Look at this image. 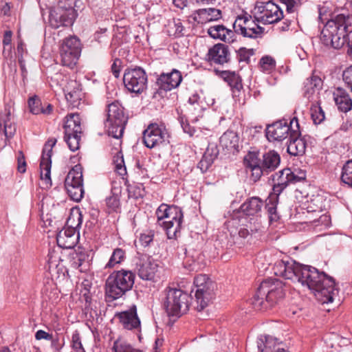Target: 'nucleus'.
Wrapping results in <instances>:
<instances>
[{
  "instance_id": "nucleus-1",
  "label": "nucleus",
  "mask_w": 352,
  "mask_h": 352,
  "mask_svg": "<svg viewBox=\"0 0 352 352\" xmlns=\"http://www.w3.org/2000/svg\"><path fill=\"white\" fill-rule=\"evenodd\" d=\"M274 274L307 287L321 303L331 302L335 291L334 279L311 265L298 263L292 260L277 261L273 267Z\"/></svg>"
},
{
  "instance_id": "nucleus-2",
  "label": "nucleus",
  "mask_w": 352,
  "mask_h": 352,
  "mask_svg": "<svg viewBox=\"0 0 352 352\" xmlns=\"http://www.w3.org/2000/svg\"><path fill=\"white\" fill-rule=\"evenodd\" d=\"M352 15L339 14L329 19L320 34V41L327 47L340 49L347 44V54L352 57Z\"/></svg>"
},
{
  "instance_id": "nucleus-3",
  "label": "nucleus",
  "mask_w": 352,
  "mask_h": 352,
  "mask_svg": "<svg viewBox=\"0 0 352 352\" xmlns=\"http://www.w3.org/2000/svg\"><path fill=\"white\" fill-rule=\"evenodd\" d=\"M283 297L282 283L268 278L261 282L250 300L255 309L263 310L274 307Z\"/></svg>"
},
{
  "instance_id": "nucleus-4",
  "label": "nucleus",
  "mask_w": 352,
  "mask_h": 352,
  "mask_svg": "<svg viewBox=\"0 0 352 352\" xmlns=\"http://www.w3.org/2000/svg\"><path fill=\"white\" fill-rule=\"evenodd\" d=\"M246 168L252 172L253 181H258L263 174L276 170L280 163V155L275 151H270L263 155V159L258 157V153L249 152L244 158Z\"/></svg>"
},
{
  "instance_id": "nucleus-5",
  "label": "nucleus",
  "mask_w": 352,
  "mask_h": 352,
  "mask_svg": "<svg viewBox=\"0 0 352 352\" xmlns=\"http://www.w3.org/2000/svg\"><path fill=\"white\" fill-rule=\"evenodd\" d=\"M135 274L129 270H119L111 274L105 283V294L109 301L117 300L130 291L134 284Z\"/></svg>"
},
{
  "instance_id": "nucleus-6",
  "label": "nucleus",
  "mask_w": 352,
  "mask_h": 352,
  "mask_svg": "<svg viewBox=\"0 0 352 352\" xmlns=\"http://www.w3.org/2000/svg\"><path fill=\"white\" fill-rule=\"evenodd\" d=\"M164 293L163 305L169 316L179 318L188 311L192 300L189 294L174 287H167Z\"/></svg>"
},
{
  "instance_id": "nucleus-7",
  "label": "nucleus",
  "mask_w": 352,
  "mask_h": 352,
  "mask_svg": "<svg viewBox=\"0 0 352 352\" xmlns=\"http://www.w3.org/2000/svg\"><path fill=\"white\" fill-rule=\"evenodd\" d=\"M158 223L166 230L168 238L176 236L179 232L183 219V213L177 206L162 204L156 211Z\"/></svg>"
},
{
  "instance_id": "nucleus-8",
  "label": "nucleus",
  "mask_w": 352,
  "mask_h": 352,
  "mask_svg": "<svg viewBox=\"0 0 352 352\" xmlns=\"http://www.w3.org/2000/svg\"><path fill=\"white\" fill-rule=\"evenodd\" d=\"M79 0H59L57 7L50 11L49 22L54 28L72 25L77 16L74 7Z\"/></svg>"
},
{
  "instance_id": "nucleus-9",
  "label": "nucleus",
  "mask_w": 352,
  "mask_h": 352,
  "mask_svg": "<svg viewBox=\"0 0 352 352\" xmlns=\"http://www.w3.org/2000/svg\"><path fill=\"white\" fill-rule=\"evenodd\" d=\"M126 122L127 117L124 115V108L118 102L108 105L104 124L109 135L116 139L122 138Z\"/></svg>"
},
{
  "instance_id": "nucleus-10",
  "label": "nucleus",
  "mask_w": 352,
  "mask_h": 352,
  "mask_svg": "<svg viewBox=\"0 0 352 352\" xmlns=\"http://www.w3.org/2000/svg\"><path fill=\"white\" fill-rule=\"evenodd\" d=\"M300 134L298 120L294 117L289 122L285 119L279 120L268 124L265 130V135L270 142H281L291 135Z\"/></svg>"
},
{
  "instance_id": "nucleus-11",
  "label": "nucleus",
  "mask_w": 352,
  "mask_h": 352,
  "mask_svg": "<svg viewBox=\"0 0 352 352\" xmlns=\"http://www.w3.org/2000/svg\"><path fill=\"white\" fill-rule=\"evenodd\" d=\"M81 53V43L76 36H70L62 40L60 43L59 54L61 64L73 67L76 65Z\"/></svg>"
},
{
  "instance_id": "nucleus-12",
  "label": "nucleus",
  "mask_w": 352,
  "mask_h": 352,
  "mask_svg": "<svg viewBox=\"0 0 352 352\" xmlns=\"http://www.w3.org/2000/svg\"><path fill=\"white\" fill-rule=\"evenodd\" d=\"M253 14L257 22L264 24L277 23L283 17L282 10L271 0L256 2Z\"/></svg>"
},
{
  "instance_id": "nucleus-13",
  "label": "nucleus",
  "mask_w": 352,
  "mask_h": 352,
  "mask_svg": "<svg viewBox=\"0 0 352 352\" xmlns=\"http://www.w3.org/2000/svg\"><path fill=\"white\" fill-rule=\"evenodd\" d=\"M196 287L195 298L197 302V310L201 311L208 305L214 296L215 284L206 274H199L194 279Z\"/></svg>"
},
{
  "instance_id": "nucleus-14",
  "label": "nucleus",
  "mask_w": 352,
  "mask_h": 352,
  "mask_svg": "<svg viewBox=\"0 0 352 352\" xmlns=\"http://www.w3.org/2000/svg\"><path fill=\"white\" fill-rule=\"evenodd\" d=\"M147 75L140 67L125 69L123 82L127 90L136 94L142 93L147 87Z\"/></svg>"
},
{
  "instance_id": "nucleus-15",
  "label": "nucleus",
  "mask_w": 352,
  "mask_h": 352,
  "mask_svg": "<svg viewBox=\"0 0 352 352\" xmlns=\"http://www.w3.org/2000/svg\"><path fill=\"white\" fill-rule=\"evenodd\" d=\"M82 173L80 166H75L69 170L65 179V187L70 198L80 201L83 197Z\"/></svg>"
},
{
  "instance_id": "nucleus-16",
  "label": "nucleus",
  "mask_w": 352,
  "mask_h": 352,
  "mask_svg": "<svg viewBox=\"0 0 352 352\" xmlns=\"http://www.w3.org/2000/svg\"><path fill=\"white\" fill-rule=\"evenodd\" d=\"M168 133L164 124L151 123L143 131L142 141L148 148L158 146L168 142Z\"/></svg>"
},
{
  "instance_id": "nucleus-17",
  "label": "nucleus",
  "mask_w": 352,
  "mask_h": 352,
  "mask_svg": "<svg viewBox=\"0 0 352 352\" xmlns=\"http://www.w3.org/2000/svg\"><path fill=\"white\" fill-rule=\"evenodd\" d=\"M57 142L56 138H50L45 144L41 159V178L43 180L47 187L52 186L51 167L52 148Z\"/></svg>"
},
{
  "instance_id": "nucleus-18",
  "label": "nucleus",
  "mask_w": 352,
  "mask_h": 352,
  "mask_svg": "<svg viewBox=\"0 0 352 352\" xmlns=\"http://www.w3.org/2000/svg\"><path fill=\"white\" fill-rule=\"evenodd\" d=\"M136 267L139 277L142 280H151L154 278L158 264L151 256L140 254L138 257Z\"/></svg>"
},
{
  "instance_id": "nucleus-19",
  "label": "nucleus",
  "mask_w": 352,
  "mask_h": 352,
  "mask_svg": "<svg viewBox=\"0 0 352 352\" xmlns=\"http://www.w3.org/2000/svg\"><path fill=\"white\" fill-rule=\"evenodd\" d=\"M207 60L210 65H223L230 60V52L228 45L217 43L209 49L207 54Z\"/></svg>"
},
{
  "instance_id": "nucleus-20",
  "label": "nucleus",
  "mask_w": 352,
  "mask_h": 352,
  "mask_svg": "<svg viewBox=\"0 0 352 352\" xmlns=\"http://www.w3.org/2000/svg\"><path fill=\"white\" fill-rule=\"evenodd\" d=\"M182 81V74L175 69H173L170 72L162 73L157 78V84L159 88L166 91L177 88Z\"/></svg>"
},
{
  "instance_id": "nucleus-21",
  "label": "nucleus",
  "mask_w": 352,
  "mask_h": 352,
  "mask_svg": "<svg viewBox=\"0 0 352 352\" xmlns=\"http://www.w3.org/2000/svg\"><path fill=\"white\" fill-rule=\"evenodd\" d=\"M294 177L289 168H285L272 175V194L279 195L289 184Z\"/></svg>"
},
{
  "instance_id": "nucleus-22",
  "label": "nucleus",
  "mask_w": 352,
  "mask_h": 352,
  "mask_svg": "<svg viewBox=\"0 0 352 352\" xmlns=\"http://www.w3.org/2000/svg\"><path fill=\"white\" fill-rule=\"evenodd\" d=\"M123 327L128 330L140 329V320L138 316L137 307L133 305L127 311L117 314Z\"/></svg>"
},
{
  "instance_id": "nucleus-23",
  "label": "nucleus",
  "mask_w": 352,
  "mask_h": 352,
  "mask_svg": "<svg viewBox=\"0 0 352 352\" xmlns=\"http://www.w3.org/2000/svg\"><path fill=\"white\" fill-rule=\"evenodd\" d=\"M78 236V233H76L74 228H64L56 236L57 244L62 248L72 249L76 245Z\"/></svg>"
},
{
  "instance_id": "nucleus-24",
  "label": "nucleus",
  "mask_w": 352,
  "mask_h": 352,
  "mask_svg": "<svg viewBox=\"0 0 352 352\" xmlns=\"http://www.w3.org/2000/svg\"><path fill=\"white\" fill-rule=\"evenodd\" d=\"M222 17L221 11L213 8H202L196 10L192 15L194 21L204 24L217 21Z\"/></svg>"
},
{
  "instance_id": "nucleus-25",
  "label": "nucleus",
  "mask_w": 352,
  "mask_h": 352,
  "mask_svg": "<svg viewBox=\"0 0 352 352\" xmlns=\"http://www.w3.org/2000/svg\"><path fill=\"white\" fill-rule=\"evenodd\" d=\"M65 98L74 107L78 104L82 98V89L78 82L69 80L63 88Z\"/></svg>"
},
{
  "instance_id": "nucleus-26",
  "label": "nucleus",
  "mask_w": 352,
  "mask_h": 352,
  "mask_svg": "<svg viewBox=\"0 0 352 352\" xmlns=\"http://www.w3.org/2000/svg\"><path fill=\"white\" fill-rule=\"evenodd\" d=\"M257 346L259 352H285L286 351L277 339L270 336H260L257 340Z\"/></svg>"
},
{
  "instance_id": "nucleus-27",
  "label": "nucleus",
  "mask_w": 352,
  "mask_h": 352,
  "mask_svg": "<svg viewBox=\"0 0 352 352\" xmlns=\"http://www.w3.org/2000/svg\"><path fill=\"white\" fill-rule=\"evenodd\" d=\"M208 34L214 39H220L224 42L232 43L234 41V32L227 29L223 25L210 27L208 30Z\"/></svg>"
},
{
  "instance_id": "nucleus-28",
  "label": "nucleus",
  "mask_w": 352,
  "mask_h": 352,
  "mask_svg": "<svg viewBox=\"0 0 352 352\" xmlns=\"http://www.w3.org/2000/svg\"><path fill=\"white\" fill-rule=\"evenodd\" d=\"M263 203L258 197L248 199L240 207L241 211L248 216H254L258 214L262 209Z\"/></svg>"
},
{
  "instance_id": "nucleus-29",
  "label": "nucleus",
  "mask_w": 352,
  "mask_h": 352,
  "mask_svg": "<svg viewBox=\"0 0 352 352\" xmlns=\"http://www.w3.org/2000/svg\"><path fill=\"white\" fill-rule=\"evenodd\" d=\"M333 99L341 111L347 112L351 109L352 100L344 89L338 87L333 93Z\"/></svg>"
},
{
  "instance_id": "nucleus-30",
  "label": "nucleus",
  "mask_w": 352,
  "mask_h": 352,
  "mask_svg": "<svg viewBox=\"0 0 352 352\" xmlns=\"http://www.w3.org/2000/svg\"><path fill=\"white\" fill-rule=\"evenodd\" d=\"M122 187L120 184L114 182L111 186V195L107 198L106 204L109 212H118L120 207V196Z\"/></svg>"
},
{
  "instance_id": "nucleus-31",
  "label": "nucleus",
  "mask_w": 352,
  "mask_h": 352,
  "mask_svg": "<svg viewBox=\"0 0 352 352\" xmlns=\"http://www.w3.org/2000/svg\"><path fill=\"white\" fill-rule=\"evenodd\" d=\"M300 133L289 136V142L287 144V152L294 156L302 155L305 153L306 148L305 141L300 138Z\"/></svg>"
},
{
  "instance_id": "nucleus-32",
  "label": "nucleus",
  "mask_w": 352,
  "mask_h": 352,
  "mask_svg": "<svg viewBox=\"0 0 352 352\" xmlns=\"http://www.w3.org/2000/svg\"><path fill=\"white\" fill-rule=\"evenodd\" d=\"M65 133H82L80 118L78 113H71L65 118L64 124Z\"/></svg>"
},
{
  "instance_id": "nucleus-33",
  "label": "nucleus",
  "mask_w": 352,
  "mask_h": 352,
  "mask_svg": "<svg viewBox=\"0 0 352 352\" xmlns=\"http://www.w3.org/2000/svg\"><path fill=\"white\" fill-rule=\"evenodd\" d=\"M6 114L0 118V133H3L6 138H11L16 132V126L10 121V111L6 109Z\"/></svg>"
},
{
  "instance_id": "nucleus-34",
  "label": "nucleus",
  "mask_w": 352,
  "mask_h": 352,
  "mask_svg": "<svg viewBox=\"0 0 352 352\" xmlns=\"http://www.w3.org/2000/svg\"><path fill=\"white\" fill-rule=\"evenodd\" d=\"M232 89L239 90L242 87L241 79L235 72L215 70Z\"/></svg>"
},
{
  "instance_id": "nucleus-35",
  "label": "nucleus",
  "mask_w": 352,
  "mask_h": 352,
  "mask_svg": "<svg viewBox=\"0 0 352 352\" xmlns=\"http://www.w3.org/2000/svg\"><path fill=\"white\" fill-rule=\"evenodd\" d=\"M278 196L279 195L270 193L266 199L265 209L267 211L270 222L277 221L279 219V215L277 213Z\"/></svg>"
},
{
  "instance_id": "nucleus-36",
  "label": "nucleus",
  "mask_w": 352,
  "mask_h": 352,
  "mask_svg": "<svg viewBox=\"0 0 352 352\" xmlns=\"http://www.w3.org/2000/svg\"><path fill=\"white\" fill-rule=\"evenodd\" d=\"M219 142L223 147L228 150L235 149L238 147L239 136L233 131H227L221 136Z\"/></svg>"
},
{
  "instance_id": "nucleus-37",
  "label": "nucleus",
  "mask_w": 352,
  "mask_h": 352,
  "mask_svg": "<svg viewBox=\"0 0 352 352\" xmlns=\"http://www.w3.org/2000/svg\"><path fill=\"white\" fill-rule=\"evenodd\" d=\"M256 21V19L253 20L250 16L246 25L245 34H243L244 37L257 38L262 36L264 28L258 25Z\"/></svg>"
},
{
  "instance_id": "nucleus-38",
  "label": "nucleus",
  "mask_w": 352,
  "mask_h": 352,
  "mask_svg": "<svg viewBox=\"0 0 352 352\" xmlns=\"http://www.w3.org/2000/svg\"><path fill=\"white\" fill-rule=\"evenodd\" d=\"M322 85V80L317 76H312L306 79L304 82V95L307 98H309L314 94L316 89H318Z\"/></svg>"
},
{
  "instance_id": "nucleus-39",
  "label": "nucleus",
  "mask_w": 352,
  "mask_h": 352,
  "mask_svg": "<svg viewBox=\"0 0 352 352\" xmlns=\"http://www.w3.org/2000/svg\"><path fill=\"white\" fill-rule=\"evenodd\" d=\"M216 150L217 148H215V152H214L213 149H212L210 152V148L206 149V151L197 165V167L200 168L202 173L206 172L213 164L218 153Z\"/></svg>"
},
{
  "instance_id": "nucleus-40",
  "label": "nucleus",
  "mask_w": 352,
  "mask_h": 352,
  "mask_svg": "<svg viewBox=\"0 0 352 352\" xmlns=\"http://www.w3.org/2000/svg\"><path fill=\"white\" fill-rule=\"evenodd\" d=\"M340 179L344 184L352 188V160L343 165Z\"/></svg>"
},
{
  "instance_id": "nucleus-41",
  "label": "nucleus",
  "mask_w": 352,
  "mask_h": 352,
  "mask_svg": "<svg viewBox=\"0 0 352 352\" xmlns=\"http://www.w3.org/2000/svg\"><path fill=\"white\" fill-rule=\"evenodd\" d=\"M250 17V15L248 14H244V15H240L238 16L236 19L235 20L233 28L234 29V34H239L243 36V34H245V28L248 23V21H249Z\"/></svg>"
},
{
  "instance_id": "nucleus-42",
  "label": "nucleus",
  "mask_w": 352,
  "mask_h": 352,
  "mask_svg": "<svg viewBox=\"0 0 352 352\" xmlns=\"http://www.w3.org/2000/svg\"><path fill=\"white\" fill-rule=\"evenodd\" d=\"M81 133H72L69 135L65 133L64 140L72 151H76L79 148Z\"/></svg>"
},
{
  "instance_id": "nucleus-43",
  "label": "nucleus",
  "mask_w": 352,
  "mask_h": 352,
  "mask_svg": "<svg viewBox=\"0 0 352 352\" xmlns=\"http://www.w3.org/2000/svg\"><path fill=\"white\" fill-rule=\"evenodd\" d=\"M155 232L152 230H148L141 233L138 239V245L143 248L150 247L153 243Z\"/></svg>"
},
{
  "instance_id": "nucleus-44",
  "label": "nucleus",
  "mask_w": 352,
  "mask_h": 352,
  "mask_svg": "<svg viewBox=\"0 0 352 352\" xmlns=\"http://www.w3.org/2000/svg\"><path fill=\"white\" fill-rule=\"evenodd\" d=\"M125 252L121 248H116L113 250L109 262L106 264L107 268L114 267L116 264L120 263L124 258Z\"/></svg>"
},
{
  "instance_id": "nucleus-45",
  "label": "nucleus",
  "mask_w": 352,
  "mask_h": 352,
  "mask_svg": "<svg viewBox=\"0 0 352 352\" xmlns=\"http://www.w3.org/2000/svg\"><path fill=\"white\" fill-rule=\"evenodd\" d=\"M43 105V104L41 102V99L36 96H34L28 100L30 111L33 114H40L42 111Z\"/></svg>"
},
{
  "instance_id": "nucleus-46",
  "label": "nucleus",
  "mask_w": 352,
  "mask_h": 352,
  "mask_svg": "<svg viewBox=\"0 0 352 352\" xmlns=\"http://www.w3.org/2000/svg\"><path fill=\"white\" fill-rule=\"evenodd\" d=\"M259 65L263 72L270 73L275 69L276 61L272 57L265 56L261 58Z\"/></svg>"
},
{
  "instance_id": "nucleus-47",
  "label": "nucleus",
  "mask_w": 352,
  "mask_h": 352,
  "mask_svg": "<svg viewBox=\"0 0 352 352\" xmlns=\"http://www.w3.org/2000/svg\"><path fill=\"white\" fill-rule=\"evenodd\" d=\"M311 116L316 124H320L325 118L324 112L319 105H314L311 107Z\"/></svg>"
},
{
  "instance_id": "nucleus-48",
  "label": "nucleus",
  "mask_w": 352,
  "mask_h": 352,
  "mask_svg": "<svg viewBox=\"0 0 352 352\" xmlns=\"http://www.w3.org/2000/svg\"><path fill=\"white\" fill-rule=\"evenodd\" d=\"M236 54L239 62L249 63L250 57L254 54V50L253 49L241 47L236 51Z\"/></svg>"
},
{
  "instance_id": "nucleus-49",
  "label": "nucleus",
  "mask_w": 352,
  "mask_h": 352,
  "mask_svg": "<svg viewBox=\"0 0 352 352\" xmlns=\"http://www.w3.org/2000/svg\"><path fill=\"white\" fill-rule=\"evenodd\" d=\"M113 349L115 352H142V351L135 349L126 342L118 340L114 342Z\"/></svg>"
},
{
  "instance_id": "nucleus-50",
  "label": "nucleus",
  "mask_w": 352,
  "mask_h": 352,
  "mask_svg": "<svg viewBox=\"0 0 352 352\" xmlns=\"http://www.w3.org/2000/svg\"><path fill=\"white\" fill-rule=\"evenodd\" d=\"M323 202V197L320 195H316L311 199L308 208H309L311 211L321 212L324 208Z\"/></svg>"
},
{
  "instance_id": "nucleus-51",
  "label": "nucleus",
  "mask_w": 352,
  "mask_h": 352,
  "mask_svg": "<svg viewBox=\"0 0 352 352\" xmlns=\"http://www.w3.org/2000/svg\"><path fill=\"white\" fill-rule=\"evenodd\" d=\"M113 162L118 173L120 175H125L126 173V170L124 166L123 155L121 152H118L117 155L114 157Z\"/></svg>"
},
{
  "instance_id": "nucleus-52",
  "label": "nucleus",
  "mask_w": 352,
  "mask_h": 352,
  "mask_svg": "<svg viewBox=\"0 0 352 352\" xmlns=\"http://www.w3.org/2000/svg\"><path fill=\"white\" fill-rule=\"evenodd\" d=\"M87 255L81 252H76L72 257L71 265L73 268L82 271V266L84 265Z\"/></svg>"
},
{
  "instance_id": "nucleus-53",
  "label": "nucleus",
  "mask_w": 352,
  "mask_h": 352,
  "mask_svg": "<svg viewBox=\"0 0 352 352\" xmlns=\"http://www.w3.org/2000/svg\"><path fill=\"white\" fill-rule=\"evenodd\" d=\"M283 1L286 6L288 13L295 12L301 5V0H283Z\"/></svg>"
},
{
  "instance_id": "nucleus-54",
  "label": "nucleus",
  "mask_w": 352,
  "mask_h": 352,
  "mask_svg": "<svg viewBox=\"0 0 352 352\" xmlns=\"http://www.w3.org/2000/svg\"><path fill=\"white\" fill-rule=\"evenodd\" d=\"M72 349L76 352H85L78 333L76 332L72 335Z\"/></svg>"
},
{
  "instance_id": "nucleus-55",
  "label": "nucleus",
  "mask_w": 352,
  "mask_h": 352,
  "mask_svg": "<svg viewBox=\"0 0 352 352\" xmlns=\"http://www.w3.org/2000/svg\"><path fill=\"white\" fill-rule=\"evenodd\" d=\"M342 78L346 87L352 93V65L348 67L344 70Z\"/></svg>"
},
{
  "instance_id": "nucleus-56",
  "label": "nucleus",
  "mask_w": 352,
  "mask_h": 352,
  "mask_svg": "<svg viewBox=\"0 0 352 352\" xmlns=\"http://www.w3.org/2000/svg\"><path fill=\"white\" fill-rule=\"evenodd\" d=\"M17 170L21 173H24L26 170V162L25 156L23 153L21 151L18 152Z\"/></svg>"
},
{
  "instance_id": "nucleus-57",
  "label": "nucleus",
  "mask_w": 352,
  "mask_h": 352,
  "mask_svg": "<svg viewBox=\"0 0 352 352\" xmlns=\"http://www.w3.org/2000/svg\"><path fill=\"white\" fill-rule=\"evenodd\" d=\"M179 122L184 132L188 133L190 137L193 136L196 131L195 128L192 127L186 120L184 121L182 117L180 118Z\"/></svg>"
},
{
  "instance_id": "nucleus-58",
  "label": "nucleus",
  "mask_w": 352,
  "mask_h": 352,
  "mask_svg": "<svg viewBox=\"0 0 352 352\" xmlns=\"http://www.w3.org/2000/svg\"><path fill=\"white\" fill-rule=\"evenodd\" d=\"M35 338L37 340H40L42 339L50 340H52V334L48 333L43 330H38L35 333Z\"/></svg>"
},
{
  "instance_id": "nucleus-59",
  "label": "nucleus",
  "mask_w": 352,
  "mask_h": 352,
  "mask_svg": "<svg viewBox=\"0 0 352 352\" xmlns=\"http://www.w3.org/2000/svg\"><path fill=\"white\" fill-rule=\"evenodd\" d=\"M50 340L51 341L52 348L55 351H59L62 348L63 344L60 343L59 338L58 337L54 338L52 336V340Z\"/></svg>"
},
{
  "instance_id": "nucleus-60",
  "label": "nucleus",
  "mask_w": 352,
  "mask_h": 352,
  "mask_svg": "<svg viewBox=\"0 0 352 352\" xmlns=\"http://www.w3.org/2000/svg\"><path fill=\"white\" fill-rule=\"evenodd\" d=\"M12 32L10 30L6 31L3 35V43L9 45L11 43Z\"/></svg>"
},
{
  "instance_id": "nucleus-61",
  "label": "nucleus",
  "mask_w": 352,
  "mask_h": 352,
  "mask_svg": "<svg viewBox=\"0 0 352 352\" xmlns=\"http://www.w3.org/2000/svg\"><path fill=\"white\" fill-rule=\"evenodd\" d=\"M53 109V106L49 103H45L42 107V111L41 113L44 115H50L52 113Z\"/></svg>"
},
{
  "instance_id": "nucleus-62",
  "label": "nucleus",
  "mask_w": 352,
  "mask_h": 352,
  "mask_svg": "<svg viewBox=\"0 0 352 352\" xmlns=\"http://www.w3.org/2000/svg\"><path fill=\"white\" fill-rule=\"evenodd\" d=\"M199 96L197 94H192L189 98H188V103L194 105L195 104H199Z\"/></svg>"
},
{
  "instance_id": "nucleus-63",
  "label": "nucleus",
  "mask_w": 352,
  "mask_h": 352,
  "mask_svg": "<svg viewBox=\"0 0 352 352\" xmlns=\"http://www.w3.org/2000/svg\"><path fill=\"white\" fill-rule=\"evenodd\" d=\"M111 72L116 78L119 77L120 70L118 66L116 65V62H114L113 63V65H111Z\"/></svg>"
},
{
  "instance_id": "nucleus-64",
  "label": "nucleus",
  "mask_w": 352,
  "mask_h": 352,
  "mask_svg": "<svg viewBox=\"0 0 352 352\" xmlns=\"http://www.w3.org/2000/svg\"><path fill=\"white\" fill-rule=\"evenodd\" d=\"M173 2L176 7L180 9L186 6V0H173Z\"/></svg>"
}]
</instances>
